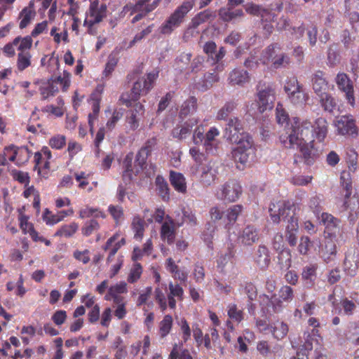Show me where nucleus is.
<instances>
[{"mask_svg":"<svg viewBox=\"0 0 359 359\" xmlns=\"http://www.w3.org/2000/svg\"><path fill=\"white\" fill-rule=\"evenodd\" d=\"M289 132L280 136L285 147L299 149L304 157H319L323 155V140L327 134V122L324 118L316 120L313 126L307 120L300 122L294 118Z\"/></svg>","mask_w":359,"mask_h":359,"instance_id":"nucleus-1","label":"nucleus"},{"mask_svg":"<svg viewBox=\"0 0 359 359\" xmlns=\"http://www.w3.org/2000/svg\"><path fill=\"white\" fill-rule=\"evenodd\" d=\"M224 137L230 143L236 144L233 155L245 154L247 156L254 151L253 140L249 133L244 131V127L238 117L230 118L224 130Z\"/></svg>","mask_w":359,"mask_h":359,"instance_id":"nucleus-2","label":"nucleus"},{"mask_svg":"<svg viewBox=\"0 0 359 359\" xmlns=\"http://www.w3.org/2000/svg\"><path fill=\"white\" fill-rule=\"evenodd\" d=\"M294 210V203L285 200L271 202L269 208V216L273 223L279 224L281 218L287 222V232H297L298 230V217Z\"/></svg>","mask_w":359,"mask_h":359,"instance_id":"nucleus-3","label":"nucleus"},{"mask_svg":"<svg viewBox=\"0 0 359 359\" xmlns=\"http://www.w3.org/2000/svg\"><path fill=\"white\" fill-rule=\"evenodd\" d=\"M195 0H184L176 7L160 27L162 34H170L175 29L180 27L184 22L187 14L195 6Z\"/></svg>","mask_w":359,"mask_h":359,"instance_id":"nucleus-4","label":"nucleus"},{"mask_svg":"<svg viewBox=\"0 0 359 359\" xmlns=\"http://www.w3.org/2000/svg\"><path fill=\"white\" fill-rule=\"evenodd\" d=\"M158 73L151 72L147 74V77H142L135 81L130 94L123 93L120 101L127 107H132V101H137L141 95H146L154 87Z\"/></svg>","mask_w":359,"mask_h":359,"instance_id":"nucleus-5","label":"nucleus"},{"mask_svg":"<svg viewBox=\"0 0 359 359\" xmlns=\"http://www.w3.org/2000/svg\"><path fill=\"white\" fill-rule=\"evenodd\" d=\"M255 97L257 109L260 113L271 109L276 97L273 85L262 81H259L256 86Z\"/></svg>","mask_w":359,"mask_h":359,"instance_id":"nucleus-6","label":"nucleus"},{"mask_svg":"<svg viewBox=\"0 0 359 359\" xmlns=\"http://www.w3.org/2000/svg\"><path fill=\"white\" fill-rule=\"evenodd\" d=\"M79 215L81 219L92 217L91 219L86 221L81 229V233L86 237H88L99 231L100 225L97 219L106 218V214L100 208L90 206H86L81 209Z\"/></svg>","mask_w":359,"mask_h":359,"instance_id":"nucleus-7","label":"nucleus"},{"mask_svg":"<svg viewBox=\"0 0 359 359\" xmlns=\"http://www.w3.org/2000/svg\"><path fill=\"white\" fill-rule=\"evenodd\" d=\"M71 74L67 72H63V76H59L55 79H50L41 83L39 90L41 96V100H47L50 97H53L59 91L58 84L62 86L63 91H66L70 86Z\"/></svg>","mask_w":359,"mask_h":359,"instance_id":"nucleus-8","label":"nucleus"},{"mask_svg":"<svg viewBox=\"0 0 359 359\" xmlns=\"http://www.w3.org/2000/svg\"><path fill=\"white\" fill-rule=\"evenodd\" d=\"M284 91L290 102L297 106L306 104L309 100V95L306 93L303 86L299 83L295 76L288 78L284 85Z\"/></svg>","mask_w":359,"mask_h":359,"instance_id":"nucleus-9","label":"nucleus"},{"mask_svg":"<svg viewBox=\"0 0 359 359\" xmlns=\"http://www.w3.org/2000/svg\"><path fill=\"white\" fill-rule=\"evenodd\" d=\"M107 8L105 4H100L98 0L91 2L87 18L83 22V26L87 27L88 33L94 34L95 31L93 29L95 25L101 22L107 16Z\"/></svg>","mask_w":359,"mask_h":359,"instance_id":"nucleus-10","label":"nucleus"},{"mask_svg":"<svg viewBox=\"0 0 359 359\" xmlns=\"http://www.w3.org/2000/svg\"><path fill=\"white\" fill-rule=\"evenodd\" d=\"M245 9L248 14L261 18L262 24H264L263 29L267 32L269 34L273 32V26L271 23L274 21L276 15L273 12L271 8L251 3L245 5Z\"/></svg>","mask_w":359,"mask_h":359,"instance_id":"nucleus-11","label":"nucleus"},{"mask_svg":"<svg viewBox=\"0 0 359 359\" xmlns=\"http://www.w3.org/2000/svg\"><path fill=\"white\" fill-rule=\"evenodd\" d=\"M242 192L240 183L236 180H229L217 189L215 196L218 200L233 203L240 198Z\"/></svg>","mask_w":359,"mask_h":359,"instance_id":"nucleus-12","label":"nucleus"},{"mask_svg":"<svg viewBox=\"0 0 359 359\" xmlns=\"http://www.w3.org/2000/svg\"><path fill=\"white\" fill-rule=\"evenodd\" d=\"M195 165L193 168L200 177L201 182L205 186L212 184L217 175V171L213 168V162L210 158H195Z\"/></svg>","mask_w":359,"mask_h":359,"instance_id":"nucleus-13","label":"nucleus"},{"mask_svg":"<svg viewBox=\"0 0 359 359\" xmlns=\"http://www.w3.org/2000/svg\"><path fill=\"white\" fill-rule=\"evenodd\" d=\"M147 158H124L123 164L124 170L123 172V180L127 184L130 183L133 177L141 172H143L147 167Z\"/></svg>","mask_w":359,"mask_h":359,"instance_id":"nucleus-14","label":"nucleus"},{"mask_svg":"<svg viewBox=\"0 0 359 359\" xmlns=\"http://www.w3.org/2000/svg\"><path fill=\"white\" fill-rule=\"evenodd\" d=\"M321 221L325 226V238L337 241V236L341 233V219L330 213L323 212Z\"/></svg>","mask_w":359,"mask_h":359,"instance_id":"nucleus-15","label":"nucleus"},{"mask_svg":"<svg viewBox=\"0 0 359 359\" xmlns=\"http://www.w3.org/2000/svg\"><path fill=\"white\" fill-rule=\"evenodd\" d=\"M259 304L262 311L269 316L280 313L284 307L283 301L276 294L271 296L266 294L260 295Z\"/></svg>","mask_w":359,"mask_h":359,"instance_id":"nucleus-16","label":"nucleus"},{"mask_svg":"<svg viewBox=\"0 0 359 359\" xmlns=\"http://www.w3.org/2000/svg\"><path fill=\"white\" fill-rule=\"evenodd\" d=\"M335 83L338 89L344 93L347 102L351 106H355V96L353 82L345 73H338L335 78Z\"/></svg>","mask_w":359,"mask_h":359,"instance_id":"nucleus-17","label":"nucleus"},{"mask_svg":"<svg viewBox=\"0 0 359 359\" xmlns=\"http://www.w3.org/2000/svg\"><path fill=\"white\" fill-rule=\"evenodd\" d=\"M162 0H136L135 4H127L123 8V12L130 13L132 15L136 11H142L144 13L149 15L154 11L160 4Z\"/></svg>","mask_w":359,"mask_h":359,"instance_id":"nucleus-18","label":"nucleus"},{"mask_svg":"<svg viewBox=\"0 0 359 359\" xmlns=\"http://www.w3.org/2000/svg\"><path fill=\"white\" fill-rule=\"evenodd\" d=\"M183 225V222H175L168 215L165 217V221L162 224L160 229L161 238L166 241L168 245L174 243L176 236V228Z\"/></svg>","mask_w":359,"mask_h":359,"instance_id":"nucleus-19","label":"nucleus"},{"mask_svg":"<svg viewBox=\"0 0 359 359\" xmlns=\"http://www.w3.org/2000/svg\"><path fill=\"white\" fill-rule=\"evenodd\" d=\"M210 220L206 226L207 229L210 232H214L219 227H224L226 229V223L225 219V211L218 205L212 206L209 210Z\"/></svg>","mask_w":359,"mask_h":359,"instance_id":"nucleus-20","label":"nucleus"},{"mask_svg":"<svg viewBox=\"0 0 359 359\" xmlns=\"http://www.w3.org/2000/svg\"><path fill=\"white\" fill-rule=\"evenodd\" d=\"M336 127L338 133L341 135H347L352 137L358 135V127L352 115L339 116L337 120Z\"/></svg>","mask_w":359,"mask_h":359,"instance_id":"nucleus-21","label":"nucleus"},{"mask_svg":"<svg viewBox=\"0 0 359 359\" xmlns=\"http://www.w3.org/2000/svg\"><path fill=\"white\" fill-rule=\"evenodd\" d=\"M128 292V285L125 281H120L113 285H111L104 299L106 301H113L115 304H119L126 302L125 297L121 296L122 294Z\"/></svg>","mask_w":359,"mask_h":359,"instance_id":"nucleus-22","label":"nucleus"},{"mask_svg":"<svg viewBox=\"0 0 359 359\" xmlns=\"http://www.w3.org/2000/svg\"><path fill=\"white\" fill-rule=\"evenodd\" d=\"M332 306L337 314L347 317L353 316L357 311L356 302L346 297H342L339 302H332Z\"/></svg>","mask_w":359,"mask_h":359,"instance_id":"nucleus-23","label":"nucleus"},{"mask_svg":"<svg viewBox=\"0 0 359 359\" xmlns=\"http://www.w3.org/2000/svg\"><path fill=\"white\" fill-rule=\"evenodd\" d=\"M253 260L257 266L261 270H266L271 264V252L264 244L258 245L253 255Z\"/></svg>","mask_w":359,"mask_h":359,"instance_id":"nucleus-24","label":"nucleus"},{"mask_svg":"<svg viewBox=\"0 0 359 359\" xmlns=\"http://www.w3.org/2000/svg\"><path fill=\"white\" fill-rule=\"evenodd\" d=\"M340 184L342 188L341 195L344 197L343 207L345 210L349 207V198L352 194V180L349 172L344 170L341 172Z\"/></svg>","mask_w":359,"mask_h":359,"instance_id":"nucleus-25","label":"nucleus"},{"mask_svg":"<svg viewBox=\"0 0 359 359\" xmlns=\"http://www.w3.org/2000/svg\"><path fill=\"white\" fill-rule=\"evenodd\" d=\"M259 239V231L253 225H247L238 236V240L245 246H252L257 243Z\"/></svg>","mask_w":359,"mask_h":359,"instance_id":"nucleus-26","label":"nucleus"},{"mask_svg":"<svg viewBox=\"0 0 359 359\" xmlns=\"http://www.w3.org/2000/svg\"><path fill=\"white\" fill-rule=\"evenodd\" d=\"M220 134L219 129L215 126L211 127L205 134V140L203 147L206 154L214 155L218 147V141L216 140Z\"/></svg>","mask_w":359,"mask_h":359,"instance_id":"nucleus-27","label":"nucleus"},{"mask_svg":"<svg viewBox=\"0 0 359 359\" xmlns=\"http://www.w3.org/2000/svg\"><path fill=\"white\" fill-rule=\"evenodd\" d=\"M198 123L196 118H189L183 123L177 125L172 130V135L174 138L183 140L189 136L193 128Z\"/></svg>","mask_w":359,"mask_h":359,"instance_id":"nucleus-28","label":"nucleus"},{"mask_svg":"<svg viewBox=\"0 0 359 359\" xmlns=\"http://www.w3.org/2000/svg\"><path fill=\"white\" fill-rule=\"evenodd\" d=\"M358 257L355 250H349L346 253L343 269L347 276L354 277L357 274L359 266Z\"/></svg>","mask_w":359,"mask_h":359,"instance_id":"nucleus-29","label":"nucleus"},{"mask_svg":"<svg viewBox=\"0 0 359 359\" xmlns=\"http://www.w3.org/2000/svg\"><path fill=\"white\" fill-rule=\"evenodd\" d=\"M312 88L316 96L327 92L328 82L325 77V73L323 71L318 70L314 72L311 76Z\"/></svg>","mask_w":359,"mask_h":359,"instance_id":"nucleus-30","label":"nucleus"},{"mask_svg":"<svg viewBox=\"0 0 359 359\" xmlns=\"http://www.w3.org/2000/svg\"><path fill=\"white\" fill-rule=\"evenodd\" d=\"M250 76L249 73L243 69L236 68L229 75L228 81L231 86H243L250 82Z\"/></svg>","mask_w":359,"mask_h":359,"instance_id":"nucleus-31","label":"nucleus"},{"mask_svg":"<svg viewBox=\"0 0 359 359\" xmlns=\"http://www.w3.org/2000/svg\"><path fill=\"white\" fill-rule=\"evenodd\" d=\"M318 102L323 109L328 113H333L337 107L336 99L328 92L317 95Z\"/></svg>","mask_w":359,"mask_h":359,"instance_id":"nucleus-32","label":"nucleus"},{"mask_svg":"<svg viewBox=\"0 0 359 359\" xmlns=\"http://www.w3.org/2000/svg\"><path fill=\"white\" fill-rule=\"evenodd\" d=\"M336 241L328 238L326 239L325 246L321 251V256L326 263L331 262L336 257L337 253Z\"/></svg>","mask_w":359,"mask_h":359,"instance_id":"nucleus-33","label":"nucleus"},{"mask_svg":"<svg viewBox=\"0 0 359 359\" xmlns=\"http://www.w3.org/2000/svg\"><path fill=\"white\" fill-rule=\"evenodd\" d=\"M170 182L177 191L182 194L187 192L186 180L182 173L171 170L170 172Z\"/></svg>","mask_w":359,"mask_h":359,"instance_id":"nucleus-34","label":"nucleus"},{"mask_svg":"<svg viewBox=\"0 0 359 359\" xmlns=\"http://www.w3.org/2000/svg\"><path fill=\"white\" fill-rule=\"evenodd\" d=\"M197 109V99L194 96H191L183 102L180 107L179 116L184 118L188 115L194 113Z\"/></svg>","mask_w":359,"mask_h":359,"instance_id":"nucleus-35","label":"nucleus"},{"mask_svg":"<svg viewBox=\"0 0 359 359\" xmlns=\"http://www.w3.org/2000/svg\"><path fill=\"white\" fill-rule=\"evenodd\" d=\"M243 210V207L240 204L231 205L226 210L225 212L226 229H229L233 225Z\"/></svg>","mask_w":359,"mask_h":359,"instance_id":"nucleus-36","label":"nucleus"},{"mask_svg":"<svg viewBox=\"0 0 359 359\" xmlns=\"http://www.w3.org/2000/svg\"><path fill=\"white\" fill-rule=\"evenodd\" d=\"M317 341L321 343L323 338L320 334L318 329L313 328L311 333L307 334L305 342L302 345V351H304L305 352L311 351L313 348V343L315 341L317 344Z\"/></svg>","mask_w":359,"mask_h":359,"instance_id":"nucleus-37","label":"nucleus"},{"mask_svg":"<svg viewBox=\"0 0 359 359\" xmlns=\"http://www.w3.org/2000/svg\"><path fill=\"white\" fill-rule=\"evenodd\" d=\"M36 12L33 6L29 5L24 8L20 13L19 18L21 19L19 27L24 29L28 26L31 21L34 18Z\"/></svg>","mask_w":359,"mask_h":359,"instance_id":"nucleus-38","label":"nucleus"},{"mask_svg":"<svg viewBox=\"0 0 359 359\" xmlns=\"http://www.w3.org/2000/svg\"><path fill=\"white\" fill-rule=\"evenodd\" d=\"M17 156H29V151L27 147H18L14 144L5 147L2 157H16Z\"/></svg>","mask_w":359,"mask_h":359,"instance_id":"nucleus-39","label":"nucleus"},{"mask_svg":"<svg viewBox=\"0 0 359 359\" xmlns=\"http://www.w3.org/2000/svg\"><path fill=\"white\" fill-rule=\"evenodd\" d=\"M79 229V224L72 222L61 226L55 233L54 236L70 238L73 236Z\"/></svg>","mask_w":359,"mask_h":359,"instance_id":"nucleus-40","label":"nucleus"},{"mask_svg":"<svg viewBox=\"0 0 359 359\" xmlns=\"http://www.w3.org/2000/svg\"><path fill=\"white\" fill-rule=\"evenodd\" d=\"M157 149V139L152 137L146 141L139 150L136 157H149Z\"/></svg>","mask_w":359,"mask_h":359,"instance_id":"nucleus-41","label":"nucleus"},{"mask_svg":"<svg viewBox=\"0 0 359 359\" xmlns=\"http://www.w3.org/2000/svg\"><path fill=\"white\" fill-rule=\"evenodd\" d=\"M317 269L318 266L312 264L306 265L303 268L302 278L306 281L307 285H313L314 284Z\"/></svg>","mask_w":359,"mask_h":359,"instance_id":"nucleus-42","label":"nucleus"},{"mask_svg":"<svg viewBox=\"0 0 359 359\" xmlns=\"http://www.w3.org/2000/svg\"><path fill=\"white\" fill-rule=\"evenodd\" d=\"M215 15L210 9H206L197 13L191 20L193 27H198L201 25L214 18Z\"/></svg>","mask_w":359,"mask_h":359,"instance_id":"nucleus-43","label":"nucleus"},{"mask_svg":"<svg viewBox=\"0 0 359 359\" xmlns=\"http://www.w3.org/2000/svg\"><path fill=\"white\" fill-rule=\"evenodd\" d=\"M173 325V319L172 316L165 315L160 321L158 325V332L161 338H164L169 334Z\"/></svg>","mask_w":359,"mask_h":359,"instance_id":"nucleus-44","label":"nucleus"},{"mask_svg":"<svg viewBox=\"0 0 359 359\" xmlns=\"http://www.w3.org/2000/svg\"><path fill=\"white\" fill-rule=\"evenodd\" d=\"M277 259L281 269H288L291 266L292 255L289 249L280 250Z\"/></svg>","mask_w":359,"mask_h":359,"instance_id":"nucleus-45","label":"nucleus"},{"mask_svg":"<svg viewBox=\"0 0 359 359\" xmlns=\"http://www.w3.org/2000/svg\"><path fill=\"white\" fill-rule=\"evenodd\" d=\"M132 229L134 232V238L141 241L144 236V221L140 216H135L132 222Z\"/></svg>","mask_w":359,"mask_h":359,"instance_id":"nucleus-46","label":"nucleus"},{"mask_svg":"<svg viewBox=\"0 0 359 359\" xmlns=\"http://www.w3.org/2000/svg\"><path fill=\"white\" fill-rule=\"evenodd\" d=\"M270 330L273 336L278 340L283 339L288 332V326L283 322H276L270 327Z\"/></svg>","mask_w":359,"mask_h":359,"instance_id":"nucleus-47","label":"nucleus"},{"mask_svg":"<svg viewBox=\"0 0 359 359\" xmlns=\"http://www.w3.org/2000/svg\"><path fill=\"white\" fill-rule=\"evenodd\" d=\"M237 104L234 101L226 102L217 111L216 118L219 121L226 120L231 113L236 108Z\"/></svg>","mask_w":359,"mask_h":359,"instance_id":"nucleus-48","label":"nucleus"},{"mask_svg":"<svg viewBox=\"0 0 359 359\" xmlns=\"http://www.w3.org/2000/svg\"><path fill=\"white\" fill-rule=\"evenodd\" d=\"M143 272V268L140 263L135 262L130 269L127 277V281L129 283H135L141 278Z\"/></svg>","mask_w":359,"mask_h":359,"instance_id":"nucleus-49","label":"nucleus"},{"mask_svg":"<svg viewBox=\"0 0 359 359\" xmlns=\"http://www.w3.org/2000/svg\"><path fill=\"white\" fill-rule=\"evenodd\" d=\"M232 8L229 7L228 9L221 8L219 12V15L220 18L224 22H229L233 19L242 17L243 15V12L241 9L236 10L235 11H231V9Z\"/></svg>","mask_w":359,"mask_h":359,"instance_id":"nucleus-50","label":"nucleus"},{"mask_svg":"<svg viewBox=\"0 0 359 359\" xmlns=\"http://www.w3.org/2000/svg\"><path fill=\"white\" fill-rule=\"evenodd\" d=\"M31 54L29 52L19 53L17 60V68L20 72L24 71L29 67L31 64Z\"/></svg>","mask_w":359,"mask_h":359,"instance_id":"nucleus-51","label":"nucleus"},{"mask_svg":"<svg viewBox=\"0 0 359 359\" xmlns=\"http://www.w3.org/2000/svg\"><path fill=\"white\" fill-rule=\"evenodd\" d=\"M219 81V76L215 72L213 73H207L204 75L203 77V84L200 86V83L198 84L197 88L202 91L207 90L210 88L212 84Z\"/></svg>","mask_w":359,"mask_h":359,"instance_id":"nucleus-52","label":"nucleus"},{"mask_svg":"<svg viewBox=\"0 0 359 359\" xmlns=\"http://www.w3.org/2000/svg\"><path fill=\"white\" fill-rule=\"evenodd\" d=\"M156 184L158 194L162 197L163 201H168L170 197L168 183L163 177L158 176L156 179Z\"/></svg>","mask_w":359,"mask_h":359,"instance_id":"nucleus-53","label":"nucleus"},{"mask_svg":"<svg viewBox=\"0 0 359 359\" xmlns=\"http://www.w3.org/2000/svg\"><path fill=\"white\" fill-rule=\"evenodd\" d=\"M227 315L229 318L237 322L241 323L244 318L243 311L238 309L237 305L231 304L228 306Z\"/></svg>","mask_w":359,"mask_h":359,"instance_id":"nucleus-54","label":"nucleus"},{"mask_svg":"<svg viewBox=\"0 0 359 359\" xmlns=\"http://www.w3.org/2000/svg\"><path fill=\"white\" fill-rule=\"evenodd\" d=\"M235 253L236 250H234V245L233 243H231L228 247V252L218 258L217 261V267L224 269L228 262L234 257Z\"/></svg>","mask_w":359,"mask_h":359,"instance_id":"nucleus-55","label":"nucleus"},{"mask_svg":"<svg viewBox=\"0 0 359 359\" xmlns=\"http://www.w3.org/2000/svg\"><path fill=\"white\" fill-rule=\"evenodd\" d=\"M104 84H98L90 95L92 107H95V110L97 109V107L100 108V102L102 100V95L104 92Z\"/></svg>","mask_w":359,"mask_h":359,"instance_id":"nucleus-56","label":"nucleus"},{"mask_svg":"<svg viewBox=\"0 0 359 359\" xmlns=\"http://www.w3.org/2000/svg\"><path fill=\"white\" fill-rule=\"evenodd\" d=\"M278 298H280L283 302L290 303L294 299V290L288 285L282 286L278 291Z\"/></svg>","mask_w":359,"mask_h":359,"instance_id":"nucleus-57","label":"nucleus"},{"mask_svg":"<svg viewBox=\"0 0 359 359\" xmlns=\"http://www.w3.org/2000/svg\"><path fill=\"white\" fill-rule=\"evenodd\" d=\"M47 159L35 158V170H37L38 173L43 177H45L50 170V163Z\"/></svg>","mask_w":359,"mask_h":359,"instance_id":"nucleus-58","label":"nucleus"},{"mask_svg":"<svg viewBox=\"0 0 359 359\" xmlns=\"http://www.w3.org/2000/svg\"><path fill=\"white\" fill-rule=\"evenodd\" d=\"M108 212L114 219L116 224H119L123 219L124 213L121 206L110 205L108 207Z\"/></svg>","mask_w":359,"mask_h":359,"instance_id":"nucleus-59","label":"nucleus"},{"mask_svg":"<svg viewBox=\"0 0 359 359\" xmlns=\"http://www.w3.org/2000/svg\"><path fill=\"white\" fill-rule=\"evenodd\" d=\"M205 276V268L202 263L196 262L194 265L193 277L196 283H202Z\"/></svg>","mask_w":359,"mask_h":359,"instance_id":"nucleus-60","label":"nucleus"},{"mask_svg":"<svg viewBox=\"0 0 359 359\" xmlns=\"http://www.w3.org/2000/svg\"><path fill=\"white\" fill-rule=\"evenodd\" d=\"M243 292L247 295L248 300L255 301L257 297V288L252 282L244 283Z\"/></svg>","mask_w":359,"mask_h":359,"instance_id":"nucleus-61","label":"nucleus"},{"mask_svg":"<svg viewBox=\"0 0 359 359\" xmlns=\"http://www.w3.org/2000/svg\"><path fill=\"white\" fill-rule=\"evenodd\" d=\"M169 295L175 297L178 301L184 299V290L179 284H173L170 282L168 285Z\"/></svg>","mask_w":359,"mask_h":359,"instance_id":"nucleus-62","label":"nucleus"},{"mask_svg":"<svg viewBox=\"0 0 359 359\" xmlns=\"http://www.w3.org/2000/svg\"><path fill=\"white\" fill-rule=\"evenodd\" d=\"M154 293L156 303L158 304L161 311L164 312L168 308L167 298L160 288H156Z\"/></svg>","mask_w":359,"mask_h":359,"instance_id":"nucleus-63","label":"nucleus"},{"mask_svg":"<svg viewBox=\"0 0 359 359\" xmlns=\"http://www.w3.org/2000/svg\"><path fill=\"white\" fill-rule=\"evenodd\" d=\"M49 144L53 149H61L66 144V137L63 135H57L49 140Z\"/></svg>","mask_w":359,"mask_h":359,"instance_id":"nucleus-64","label":"nucleus"}]
</instances>
